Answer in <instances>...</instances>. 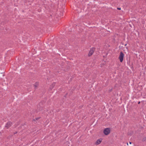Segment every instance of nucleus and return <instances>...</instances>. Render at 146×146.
<instances>
[{
    "label": "nucleus",
    "mask_w": 146,
    "mask_h": 146,
    "mask_svg": "<svg viewBox=\"0 0 146 146\" xmlns=\"http://www.w3.org/2000/svg\"><path fill=\"white\" fill-rule=\"evenodd\" d=\"M129 143H130V144H131V142H129Z\"/></svg>",
    "instance_id": "nucleus-8"
},
{
    "label": "nucleus",
    "mask_w": 146,
    "mask_h": 146,
    "mask_svg": "<svg viewBox=\"0 0 146 146\" xmlns=\"http://www.w3.org/2000/svg\"><path fill=\"white\" fill-rule=\"evenodd\" d=\"M124 56V54L123 53L121 52H120V55L119 56V59L120 61L121 62H122L123 60V58Z\"/></svg>",
    "instance_id": "nucleus-2"
},
{
    "label": "nucleus",
    "mask_w": 146,
    "mask_h": 146,
    "mask_svg": "<svg viewBox=\"0 0 146 146\" xmlns=\"http://www.w3.org/2000/svg\"><path fill=\"white\" fill-rule=\"evenodd\" d=\"M140 102H138V104H139L140 103Z\"/></svg>",
    "instance_id": "nucleus-7"
},
{
    "label": "nucleus",
    "mask_w": 146,
    "mask_h": 146,
    "mask_svg": "<svg viewBox=\"0 0 146 146\" xmlns=\"http://www.w3.org/2000/svg\"><path fill=\"white\" fill-rule=\"evenodd\" d=\"M110 132V129L109 128H105L104 130V133L106 135H108Z\"/></svg>",
    "instance_id": "nucleus-1"
},
{
    "label": "nucleus",
    "mask_w": 146,
    "mask_h": 146,
    "mask_svg": "<svg viewBox=\"0 0 146 146\" xmlns=\"http://www.w3.org/2000/svg\"><path fill=\"white\" fill-rule=\"evenodd\" d=\"M12 123L10 122H8L5 125V127H7V128H8L11 125Z\"/></svg>",
    "instance_id": "nucleus-4"
},
{
    "label": "nucleus",
    "mask_w": 146,
    "mask_h": 146,
    "mask_svg": "<svg viewBox=\"0 0 146 146\" xmlns=\"http://www.w3.org/2000/svg\"><path fill=\"white\" fill-rule=\"evenodd\" d=\"M102 139H98L95 142V144L96 145H98L100 144L102 141Z\"/></svg>",
    "instance_id": "nucleus-3"
},
{
    "label": "nucleus",
    "mask_w": 146,
    "mask_h": 146,
    "mask_svg": "<svg viewBox=\"0 0 146 146\" xmlns=\"http://www.w3.org/2000/svg\"><path fill=\"white\" fill-rule=\"evenodd\" d=\"M126 45H127V44H125V46H126Z\"/></svg>",
    "instance_id": "nucleus-9"
},
{
    "label": "nucleus",
    "mask_w": 146,
    "mask_h": 146,
    "mask_svg": "<svg viewBox=\"0 0 146 146\" xmlns=\"http://www.w3.org/2000/svg\"><path fill=\"white\" fill-rule=\"evenodd\" d=\"M117 9L119 10H120L121 9L120 8H118Z\"/></svg>",
    "instance_id": "nucleus-6"
},
{
    "label": "nucleus",
    "mask_w": 146,
    "mask_h": 146,
    "mask_svg": "<svg viewBox=\"0 0 146 146\" xmlns=\"http://www.w3.org/2000/svg\"><path fill=\"white\" fill-rule=\"evenodd\" d=\"M94 52V50L93 49H91L89 52L88 56H91Z\"/></svg>",
    "instance_id": "nucleus-5"
}]
</instances>
